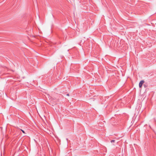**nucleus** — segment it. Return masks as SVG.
<instances>
[{"label":"nucleus","instance_id":"obj_5","mask_svg":"<svg viewBox=\"0 0 156 156\" xmlns=\"http://www.w3.org/2000/svg\"><path fill=\"white\" fill-rule=\"evenodd\" d=\"M66 95H67V96H69V94H66Z\"/></svg>","mask_w":156,"mask_h":156},{"label":"nucleus","instance_id":"obj_4","mask_svg":"<svg viewBox=\"0 0 156 156\" xmlns=\"http://www.w3.org/2000/svg\"><path fill=\"white\" fill-rule=\"evenodd\" d=\"M144 87H146V85H145V84H144Z\"/></svg>","mask_w":156,"mask_h":156},{"label":"nucleus","instance_id":"obj_3","mask_svg":"<svg viewBox=\"0 0 156 156\" xmlns=\"http://www.w3.org/2000/svg\"><path fill=\"white\" fill-rule=\"evenodd\" d=\"M21 130L22 132L24 133V134H25V132H24V131L23 130H22L21 129Z\"/></svg>","mask_w":156,"mask_h":156},{"label":"nucleus","instance_id":"obj_2","mask_svg":"<svg viewBox=\"0 0 156 156\" xmlns=\"http://www.w3.org/2000/svg\"><path fill=\"white\" fill-rule=\"evenodd\" d=\"M115 142V140H112L111 141V142L112 143H114Z\"/></svg>","mask_w":156,"mask_h":156},{"label":"nucleus","instance_id":"obj_1","mask_svg":"<svg viewBox=\"0 0 156 156\" xmlns=\"http://www.w3.org/2000/svg\"><path fill=\"white\" fill-rule=\"evenodd\" d=\"M144 80H141L139 83V86L140 87H141L142 86L143 84L144 83Z\"/></svg>","mask_w":156,"mask_h":156}]
</instances>
